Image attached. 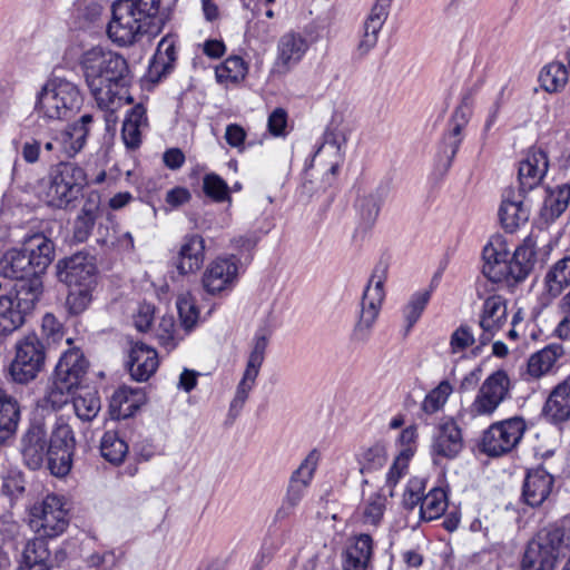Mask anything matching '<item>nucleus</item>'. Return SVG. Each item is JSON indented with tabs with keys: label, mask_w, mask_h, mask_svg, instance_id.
<instances>
[{
	"label": "nucleus",
	"mask_w": 570,
	"mask_h": 570,
	"mask_svg": "<svg viewBox=\"0 0 570 570\" xmlns=\"http://www.w3.org/2000/svg\"><path fill=\"white\" fill-rule=\"evenodd\" d=\"M80 66L86 83L99 108H109L120 98L119 89L128 85L126 59L111 50L94 47L81 55Z\"/></svg>",
	"instance_id": "obj_1"
},
{
	"label": "nucleus",
	"mask_w": 570,
	"mask_h": 570,
	"mask_svg": "<svg viewBox=\"0 0 570 570\" xmlns=\"http://www.w3.org/2000/svg\"><path fill=\"white\" fill-rule=\"evenodd\" d=\"M507 242L502 236H493L482 250V274L492 283L511 285L524 281L537 263L535 242L527 237L509 259Z\"/></svg>",
	"instance_id": "obj_2"
},
{
	"label": "nucleus",
	"mask_w": 570,
	"mask_h": 570,
	"mask_svg": "<svg viewBox=\"0 0 570 570\" xmlns=\"http://www.w3.org/2000/svg\"><path fill=\"white\" fill-rule=\"evenodd\" d=\"M570 548V531L564 521L542 527L528 543L521 561L522 570H553L557 560Z\"/></svg>",
	"instance_id": "obj_3"
},
{
	"label": "nucleus",
	"mask_w": 570,
	"mask_h": 570,
	"mask_svg": "<svg viewBox=\"0 0 570 570\" xmlns=\"http://www.w3.org/2000/svg\"><path fill=\"white\" fill-rule=\"evenodd\" d=\"M82 105L79 87L59 76L50 77L37 94L35 110L49 120H66Z\"/></svg>",
	"instance_id": "obj_4"
},
{
	"label": "nucleus",
	"mask_w": 570,
	"mask_h": 570,
	"mask_svg": "<svg viewBox=\"0 0 570 570\" xmlns=\"http://www.w3.org/2000/svg\"><path fill=\"white\" fill-rule=\"evenodd\" d=\"M88 185L87 174L79 165L60 160L49 171L46 202L49 206L65 209L81 195Z\"/></svg>",
	"instance_id": "obj_5"
},
{
	"label": "nucleus",
	"mask_w": 570,
	"mask_h": 570,
	"mask_svg": "<svg viewBox=\"0 0 570 570\" xmlns=\"http://www.w3.org/2000/svg\"><path fill=\"white\" fill-rule=\"evenodd\" d=\"M387 275V265L380 262L375 265L366 288L364 289L358 321L353 330V338L365 342L380 314L384 299V283Z\"/></svg>",
	"instance_id": "obj_6"
},
{
	"label": "nucleus",
	"mask_w": 570,
	"mask_h": 570,
	"mask_svg": "<svg viewBox=\"0 0 570 570\" xmlns=\"http://www.w3.org/2000/svg\"><path fill=\"white\" fill-rule=\"evenodd\" d=\"M65 500L58 494H48L29 510V525L41 538H56L62 534L68 524V510Z\"/></svg>",
	"instance_id": "obj_7"
},
{
	"label": "nucleus",
	"mask_w": 570,
	"mask_h": 570,
	"mask_svg": "<svg viewBox=\"0 0 570 570\" xmlns=\"http://www.w3.org/2000/svg\"><path fill=\"white\" fill-rule=\"evenodd\" d=\"M14 351V357L9 366V375L13 382L27 384L43 370L46 347L37 334L30 333L17 341Z\"/></svg>",
	"instance_id": "obj_8"
},
{
	"label": "nucleus",
	"mask_w": 570,
	"mask_h": 570,
	"mask_svg": "<svg viewBox=\"0 0 570 570\" xmlns=\"http://www.w3.org/2000/svg\"><path fill=\"white\" fill-rule=\"evenodd\" d=\"M525 431L527 423L522 416L497 421L482 433L479 448L488 456H502L518 446Z\"/></svg>",
	"instance_id": "obj_9"
},
{
	"label": "nucleus",
	"mask_w": 570,
	"mask_h": 570,
	"mask_svg": "<svg viewBox=\"0 0 570 570\" xmlns=\"http://www.w3.org/2000/svg\"><path fill=\"white\" fill-rule=\"evenodd\" d=\"M76 451L73 429L63 416H58L49 435V470L55 476H66L72 466Z\"/></svg>",
	"instance_id": "obj_10"
},
{
	"label": "nucleus",
	"mask_w": 570,
	"mask_h": 570,
	"mask_svg": "<svg viewBox=\"0 0 570 570\" xmlns=\"http://www.w3.org/2000/svg\"><path fill=\"white\" fill-rule=\"evenodd\" d=\"M318 458L316 450L311 451L292 473L282 504L275 513V521H284L295 513L314 478Z\"/></svg>",
	"instance_id": "obj_11"
},
{
	"label": "nucleus",
	"mask_w": 570,
	"mask_h": 570,
	"mask_svg": "<svg viewBox=\"0 0 570 570\" xmlns=\"http://www.w3.org/2000/svg\"><path fill=\"white\" fill-rule=\"evenodd\" d=\"M511 382L504 370L491 373L481 384L470 412L473 416H492L510 395Z\"/></svg>",
	"instance_id": "obj_12"
},
{
	"label": "nucleus",
	"mask_w": 570,
	"mask_h": 570,
	"mask_svg": "<svg viewBox=\"0 0 570 570\" xmlns=\"http://www.w3.org/2000/svg\"><path fill=\"white\" fill-rule=\"evenodd\" d=\"M20 452L30 470L40 469L46 461L49 466V436L42 417L30 421L20 440Z\"/></svg>",
	"instance_id": "obj_13"
},
{
	"label": "nucleus",
	"mask_w": 570,
	"mask_h": 570,
	"mask_svg": "<svg viewBox=\"0 0 570 570\" xmlns=\"http://www.w3.org/2000/svg\"><path fill=\"white\" fill-rule=\"evenodd\" d=\"M97 267L94 257L77 253L59 259L56 264V276L59 282L72 287L95 288Z\"/></svg>",
	"instance_id": "obj_14"
},
{
	"label": "nucleus",
	"mask_w": 570,
	"mask_h": 570,
	"mask_svg": "<svg viewBox=\"0 0 570 570\" xmlns=\"http://www.w3.org/2000/svg\"><path fill=\"white\" fill-rule=\"evenodd\" d=\"M472 115V99L469 96L463 97L461 104L455 108L448 121L446 130L442 136L439 156L445 159L444 167L449 169L455 158L461 142L464 138L463 130L470 121Z\"/></svg>",
	"instance_id": "obj_15"
},
{
	"label": "nucleus",
	"mask_w": 570,
	"mask_h": 570,
	"mask_svg": "<svg viewBox=\"0 0 570 570\" xmlns=\"http://www.w3.org/2000/svg\"><path fill=\"white\" fill-rule=\"evenodd\" d=\"M110 40L119 46H130L142 36L153 33L138 18L128 10L127 4L119 0L112 4V18L107 26Z\"/></svg>",
	"instance_id": "obj_16"
},
{
	"label": "nucleus",
	"mask_w": 570,
	"mask_h": 570,
	"mask_svg": "<svg viewBox=\"0 0 570 570\" xmlns=\"http://www.w3.org/2000/svg\"><path fill=\"white\" fill-rule=\"evenodd\" d=\"M110 40L119 46H130L142 36L153 33L138 18L128 10L127 4L119 0L112 4V18L107 26Z\"/></svg>",
	"instance_id": "obj_17"
},
{
	"label": "nucleus",
	"mask_w": 570,
	"mask_h": 570,
	"mask_svg": "<svg viewBox=\"0 0 570 570\" xmlns=\"http://www.w3.org/2000/svg\"><path fill=\"white\" fill-rule=\"evenodd\" d=\"M464 448L462 430L453 417L442 420L432 435L430 454L434 464L454 460Z\"/></svg>",
	"instance_id": "obj_18"
},
{
	"label": "nucleus",
	"mask_w": 570,
	"mask_h": 570,
	"mask_svg": "<svg viewBox=\"0 0 570 570\" xmlns=\"http://www.w3.org/2000/svg\"><path fill=\"white\" fill-rule=\"evenodd\" d=\"M21 250L37 276L42 278L55 259L56 245L43 232L26 234L20 242Z\"/></svg>",
	"instance_id": "obj_19"
},
{
	"label": "nucleus",
	"mask_w": 570,
	"mask_h": 570,
	"mask_svg": "<svg viewBox=\"0 0 570 570\" xmlns=\"http://www.w3.org/2000/svg\"><path fill=\"white\" fill-rule=\"evenodd\" d=\"M0 275L9 279L19 281L20 283L16 289L28 287L30 283L37 281L40 284L39 297L43 293L42 278L36 275L27 261V256L19 246L7 249L0 257Z\"/></svg>",
	"instance_id": "obj_20"
},
{
	"label": "nucleus",
	"mask_w": 570,
	"mask_h": 570,
	"mask_svg": "<svg viewBox=\"0 0 570 570\" xmlns=\"http://www.w3.org/2000/svg\"><path fill=\"white\" fill-rule=\"evenodd\" d=\"M531 206L525 194L509 187L503 191L499 208V218L508 233H513L520 225L525 224L530 217Z\"/></svg>",
	"instance_id": "obj_21"
},
{
	"label": "nucleus",
	"mask_w": 570,
	"mask_h": 570,
	"mask_svg": "<svg viewBox=\"0 0 570 570\" xmlns=\"http://www.w3.org/2000/svg\"><path fill=\"white\" fill-rule=\"evenodd\" d=\"M238 266L235 257L217 258L205 269L202 278L205 291L217 294L233 285L237 277Z\"/></svg>",
	"instance_id": "obj_22"
},
{
	"label": "nucleus",
	"mask_w": 570,
	"mask_h": 570,
	"mask_svg": "<svg viewBox=\"0 0 570 570\" xmlns=\"http://www.w3.org/2000/svg\"><path fill=\"white\" fill-rule=\"evenodd\" d=\"M507 316L505 298L500 295H492L484 301L479 321L482 330L479 337L481 345H487L491 342L495 333L505 324Z\"/></svg>",
	"instance_id": "obj_23"
},
{
	"label": "nucleus",
	"mask_w": 570,
	"mask_h": 570,
	"mask_svg": "<svg viewBox=\"0 0 570 570\" xmlns=\"http://www.w3.org/2000/svg\"><path fill=\"white\" fill-rule=\"evenodd\" d=\"M549 167L547 154L542 149L531 148L527 157L520 161L518 170L519 188L527 194L535 188L544 177Z\"/></svg>",
	"instance_id": "obj_24"
},
{
	"label": "nucleus",
	"mask_w": 570,
	"mask_h": 570,
	"mask_svg": "<svg viewBox=\"0 0 570 570\" xmlns=\"http://www.w3.org/2000/svg\"><path fill=\"white\" fill-rule=\"evenodd\" d=\"M205 239L198 234L184 236L177 255L176 268L180 275L195 273L204 264Z\"/></svg>",
	"instance_id": "obj_25"
},
{
	"label": "nucleus",
	"mask_w": 570,
	"mask_h": 570,
	"mask_svg": "<svg viewBox=\"0 0 570 570\" xmlns=\"http://www.w3.org/2000/svg\"><path fill=\"white\" fill-rule=\"evenodd\" d=\"M88 361L79 348L66 351L59 358L55 368V377L77 387L88 370Z\"/></svg>",
	"instance_id": "obj_26"
},
{
	"label": "nucleus",
	"mask_w": 570,
	"mask_h": 570,
	"mask_svg": "<svg viewBox=\"0 0 570 570\" xmlns=\"http://www.w3.org/2000/svg\"><path fill=\"white\" fill-rule=\"evenodd\" d=\"M308 49V42L301 33L287 32L283 35L277 45L276 67L279 71H288L298 63Z\"/></svg>",
	"instance_id": "obj_27"
},
{
	"label": "nucleus",
	"mask_w": 570,
	"mask_h": 570,
	"mask_svg": "<svg viewBox=\"0 0 570 570\" xmlns=\"http://www.w3.org/2000/svg\"><path fill=\"white\" fill-rule=\"evenodd\" d=\"M391 0H376L364 22L363 37L357 46L361 57L368 53L377 43L379 33L389 16Z\"/></svg>",
	"instance_id": "obj_28"
},
{
	"label": "nucleus",
	"mask_w": 570,
	"mask_h": 570,
	"mask_svg": "<svg viewBox=\"0 0 570 570\" xmlns=\"http://www.w3.org/2000/svg\"><path fill=\"white\" fill-rule=\"evenodd\" d=\"M127 367L135 381H147L158 367L157 352L144 343L135 344L130 350Z\"/></svg>",
	"instance_id": "obj_29"
},
{
	"label": "nucleus",
	"mask_w": 570,
	"mask_h": 570,
	"mask_svg": "<svg viewBox=\"0 0 570 570\" xmlns=\"http://www.w3.org/2000/svg\"><path fill=\"white\" fill-rule=\"evenodd\" d=\"M553 485L552 475L543 468L530 470L527 473L522 497L524 502L530 507L541 505L549 497Z\"/></svg>",
	"instance_id": "obj_30"
},
{
	"label": "nucleus",
	"mask_w": 570,
	"mask_h": 570,
	"mask_svg": "<svg viewBox=\"0 0 570 570\" xmlns=\"http://www.w3.org/2000/svg\"><path fill=\"white\" fill-rule=\"evenodd\" d=\"M94 118L89 114L82 115L79 120L69 125L59 136L61 154L73 158L82 150L87 142Z\"/></svg>",
	"instance_id": "obj_31"
},
{
	"label": "nucleus",
	"mask_w": 570,
	"mask_h": 570,
	"mask_svg": "<svg viewBox=\"0 0 570 570\" xmlns=\"http://www.w3.org/2000/svg\"><path fill=\"white\" fill-rule=\"evenodd\" d=\"M386 194L387 188L380 185L370 193L356 198L354 207L358 218V226L361 228L368 230L375 225Z\"/></svg>",
	"instance_id": "obj_32"
},
{
	"label": "nucleus",
	"mask_w": 570,
	"mask_h": 570,
	"mask_svg": "<svg viewBox=\"0 0 570 570\" xmlns=\"http://www.w3.org/2000/svg\"><path fill=\"white\" fill-rule=\"evenodd\" d=\"M276 328L273 306L269 307L264 318L258 324L252 345V383L258 375L259 368L265 360V353L269 341Z\"/></svg>",
	"instance_id": "obj_33"
},
{
	"label": "nucleus",
	"mask_w": 570,
	"mask_h": 570,
	"mask_svg": "<svg viewBox=\"0 0 570 570\" xmlns=\"http://www.w3.org/2000/svg\"><path fill=\"white\" fill-rule=\"evenodd\" d=\"M542 413L554 424L570 420V375L550 392Z\"/></svg>",
	"instance_id": "obj_34"
},
{
	"label": "nucleus",
	"mask_w": 570,
	"mask_h": 570,
	"mask_svg": "<svg viewBox=\"0 0 570 570\" xmlns=\"http://www.w3.org/2000/svg\"><path fill=\"white\" fill-rule=\"evenodd\" d=\"M373 557V539L362 533L355 537L342 554V570H367Z\"/></svg>",
	"instance_id": "obj_35"
},
{
	"label": "nucleus",
	"mask_w": 570,
	"mask_h": 570,
	"mask_svg": "<svg viewBox=\"0 0 570 570\" xmlns=\"http://www.w3.org/2000/svg\"><path fill=\"white\" fill-rule=\"evenodd\" d=\"M20 417L18 400L0 387V446L16 435Z\"/></svg>",
	"instance_id": "obj_36"
},
{
	"label": "nucleus",
	"mask_w": 570,
	"mask_h": 570,
	"mask_svg": "<svg viewBox=\"0 0 570 570\" xmlns=\"http://www.w3.org/2000/svg\"><path fill=\"white\" fill-rule=\"evenodd\" d=\"M562 354L563 347L560 344H549L533 353L527 363V380H538L550 373Z\"/></svg>",
	"instance_id": "obj_37"
},
{
	"label": "nucleus",
	"mask_w": 570,
	"mask_h": 570,
	"mask_svg": "<svg viewBox=\"0 0 570 570\" xmlns=\"http://www.w3.org/2000/svg\"><path fill=\"white\" fill-rule=\"evenodd\" d=\"M49 557L47 542L41 538L31 539L24 544L17 570H51Z\"/></svg>",
	"instance_id": "obj_38"
},
{
	"label": "nucleus",
	"mask_w": 570,
	"mask_h": 570,
	"mask_svg": "<svg viewBox=\"0 0 570 570\" xmlns=\"http://www.w3.org/2000/svg\"><path fill=\"white\" fill-rule=\"evenodd\" d=\"M570 285V255L557 261L544 276V289L550 298L558 297Z\"/></svg>",
	"instance_id": "obj_39"
},
{
	"label": "nucleus",
	"mask_w": 570,
	"mask_h": 570,
	"mask_svg": "<svg viewBox=\"0 0 570 570\" xmlns=\"http://www.w3.org/2000/svg\"><path fill=\"white\" fill-rule=\"evenodd\" d=\"M176 60V48L171 41L163 39L157 47L156 53L149 62V76L154 81L167 76Z\"/></svg>",
	"instance_id": "obj_40"
},
{
	"label": "nucleus",
	"mask_w": 570,
	"mask_h": 570,
	"mask_svg": "<svg viewBox=\"0 0 570 570\" xmlns=\"http://www.w3.org/2000/svg\"><path fill=\"white\" fill-rule=\"evenodd\" d=\"M128 6V10L134 13L153 33L159 28L161 19L159 18L160 0H119Z\"/></svg>",
	"instance_id": "obj_41"
},
{
	"label": "nucleus",
	"mask_w": 570,
	"mask_h": 570,
	"mask_svg": "<svg viewBox=\"0 0 570 570\" xmlns=\"http://www.w3.org/2000/svg\"><path fill=\"white\" fill-rule=\"evenodd\" d=\"M348 135L350 129L343 122L342 118L334 116L324 131L323 144L316 150V154H318L325 146H331L336 149L335 154L342 161L344 158V149L348 139Z\"/></svg>",
	"instance_id": "obj_42"
},
{
	"label": "nucleus",
	"mask_w": 570,
	"mask_h": 570,
	"mask_svg": "<svg viewBox=\"0 0 570 570\" xmlns=\"http://www.w3.org/2000/svg\"><path fill=\"white\" fill-rule=\"evenodd\" d=\"M129 446L118 431H106L100 441L101 456L114 465L124 462Z\"/></svg>",
	"instance_id": "obj_43"
},
{
	"label": "nucleus",
	"mask_w": 570,
	"mask_h": 570,
	"mask_svg": "<svg viewBox=\"0 0 570 570\" xmlns=\"http://www.w3.org/2000/svg\"><path fill=\"white\" fill-rule=\"evenodd\" d=\"M570 200V186L564 184L551 190L544 199L541 217L546 222H553L567 208Z\"/></svg>",
	"instance_id": "obj_44"
},
{
	"label": "nucleus",
	"mask_w": 570,
	"mask_h": 570,
	"mask_svg": "<svg viewBox=\"0 0 570 570\" xmlns=\"http://www.w3.org/2000/svg\"><path fill=\"white\" fill-rule=\"evenodd\" d=\"M448 508V497L443 489L433 488L424 495L420 505V518L432 521L440 518Z\"/></svg>",
	"instance_id": "obj_45"
},
{
	"label": "nucleus",
	"mask_w": 570,
	"mask_h": 570,
	"mask_svg": "<svg viewBox=\"0 0 570 570\" xmlns=\"http://www.w3.org/2000/svg\"><path fill=\"white\" fill-rule=\"evenodd\" d=\"M539 80L546 91H561L568 82V69L564 63L553 61L542 68Z\"/></svg>",
	"instance_id": "obj_46"
},
{
	"label": "nucleus",
	"mask_w": 570,
	"mask_h": 570,
	"mask_svg": "<svg viewBox=\"0 0 570 570\" xmlns=\"http://www.w3.org/2000/svg\"><path fill=\"white\" fill-rule=\"evenodd\" d=\"M386 460V449L382 443H375L368 448H364L357 454V463L362 474L381 470L385 465Z\"/></svg>",
	"instance_id": "obj_47"
},
{
	"label": "nucleus",
	"mask_w": 570,
	"mask_h": 570,
	"mask_svg": "<svg viewBox=\"0 0 570 570\" xmlns=\"http://www.w3.org/2000/svg\"><path fill=\"white\" fill-rule=\"evenodd\" d=\"M134 396V391L126 386L115 391L110 400V412L112 416L118 420L131 416L138 409Z\"/></svg>",
	"instance_id": "obj_48"
},
{
	"label": "nucleus",
	"mask_w": 570,
	"mask_h": 570,
	"mask_svg": "<svg viewBox=\"0 0 570 570\" xmlns=\"http://www.w3.org/2000/svg\"><path fill=\"white\" fill-rule=\"evenodd\" d=\"M72 405L78 419L90 422L100 411V399L96 392H86L73 396Z\"/></svg>",
	"instance_id": "obj_49"
},
{
	"label": "nucleus",
	"mask_w": 570,
	"mask_h": 570,
	"mask_svg": "<svg viewBox=\"0 0 570 570\" xmlns=\"http://www.w3.org/2000/svg\"><path fill=\"white\" fill-rule=\"evenodd\" d=\"M453 389L449 381L444 380L436 387L431 390L424 397L421 410L426 414H434L440 411L446 403Z\"/></svg>",
	"instance_id": "obj_50"
},
{
	"label": "nucleus",
	"mask_w": 570,
	"mask_h": 570,
	"mask_svg": "<svg viewBox=\"0 0 570 570\" xmlns=\"http://www.w3.org/2000/svg\"><path fill=\"white\" fill-rule=\"evenodd\" d=\"M17 80L12 75H6L0 79V127L10 119Z\"/></svg>",
	"instance_id": "obj_51"
},
{
	"label": "nucleus",
	"mask_w": 570,
	"mask_h": 570,
	"mask_svg": "<svg viewBox=\"0 0 570 570\" xmlns=\"http://www.w3.org/2000/svg\"><path fill=\"white\" fill-rule=\"evenodd\" d=\"M176 306L181 326L189 332L197 324L199 317L195 298L189 293L181 294L177 298Z\"/></svg>",
	"instance_id": "obj_52"
},
{
	"label": "nucleus",
	"mask_w": 570,
	"mask_h": 570,
	"mask_svg": "<svg viewBox=\"0 0 570 570\" xmlns=\"http://www.w3.org/2000/svg\"><path fill=\"white\" fill-rule=\"evenodd\" d=\"M246 72V66L244 60L238 56L227 58L220 66L215 70L217 81L224 82H236L240 78H244Z\"/></svg>",
	"instance_id": "obj_53"
},
{
	"label": "nucleus",
	"mask_w": 570,
	"mask_h": 570,
	"mask_svg": "<svg viewBox=\"0 0 570 570\" xmlns=\"http://www.w3.org/2000/svg\"><path fill=\"white\" fill-rule=\"evenodd\" d=\"M431 298V291L426 289L423 292L414 293L404 307L403 314L406 322V332H409L414 324L421 317L423 311L425 309L429 301Z\"/></svg>",
	"instance_id": "obj_54"
},
{
	"label": "nucleus",
	"mask_w": 570,
	"mask_h": 570,
	"mask_svg": "<svg viewBox=\"0 0 570 570\" xmlns=\"http://www.w3.org/2000/svg\"><path fill=\"white\" fill-rule=\"evenodd\" d=\"M73 389V386H69V384L60 382V380L53 376V381L43 397L45 405L50 406L52 410H60L68 403Z\"/></svg>",
	"instance_id": "obj_55"
},
{
	"label": "nucleus",
	"mask_w": 570,
	"mask_h": 570,
	"mask_svg": "<svg viewBox=\"0 0 570 570\" xmlns=\"http://www.w3.org/2000/svg\"><path fill=\"white\" fill-rule=\"evenodd\" d=\"M92 289L87 287L70 288L66 298V308L70 315H80L89 307L92 299Z\"/></svg>",
	"instance_id": "obj_56"
},
{
	"label": "nucleus",
	"mask_w": 570,
	"mask_h": 570,
	"mask_svg": "<svg viewBox=\"0 0 570 570\" xmlns=\"http://www.w3.org/2000/svg\"><path fill=\"white\" fill-rule=\"evenodd\" d=\"M289 530L284 531L281 539H274L272 535L267 537L261 550L256 556L255 570H262L273 559L274 553L284 544L285 537L289 535Z\"/></svg>",
	"instance_id": "obj_57"
},
{
	"label": "nucleus",
	"mask_w": 570,
	"mask_h": 570,
	"mask_svg": "<svg viewBox=\"0 0 570 570\" xmlns=\"http://www.w3.org/2000/svg\"><path fill=\"white\" fill-rule=\"evenodd\" d=\"M26 490V481L22 472L8 470L2 478V493L11 499L20 498Z\"/></svg>",
	"instance_id": "obj_58"
},
{
	"label": "nucleus",
	"mask_w": 570,
	"mask_h": 570,
	"mask_svg": "<svg viewBox=\"0 0 570 570\" xmlns=\"http://www.w3.org/2000/svg\"><path fill=\"white\" fill-rule=\"evenodd\" d=\"M203 189L208 197L217 202L225 200L228 195L227 184L216 174H207L204 177Z\"/></svg>",
	"instance_id": "obj_59"
},
{
	"label": "nucleus",
	"mask_w": 570,
	"mask_h": 570,
	"mask_svg": "<svg viewBox=\"0 0 570 570\" xmlns=\"http://www.w3.org/2000/svg\"><path fill=\"white\" fill-rule=\"evenodd\" d=\"M475 343L472 328L468 325H460L451 335V353L456 354L465 351Z\"/></svg>",
	"instance_id": "obj_60"
},
{
	"label": "nucleus",
	"mask_w": 570,
	"mask_h": 570,
	"mask_svg": "<svg viewBox=\"0 0 570 570\" xmlns=\"http://www.w3.org/2000/svg\"><path fill=\"white\" fill-rule=\"evenodd\" d=\"M424 482L421 479H412L409 481L406 489L403 494V507L406 510H413L417 505H421V502L424 498Z\"/></svg>",
	"instance_id": "obj_61"
},
{
	"label": "nucleus",
	"mask_w": 570,
	"mask_h": 570,
	"mask_svg": "<svg viewBox=\"0 0 570 570\" xmlns=\"http://www.w3.org/2000/svg\"><path fill=\"white\" fill-rule=\"evenodd\" d=\"M385 497L380 493H374L368 498L364 509V518L371 524H377L385 510Z\"/></svg>",
	"instance_id": "obj_62"
},
{
	"label": "nucleus",
	"mask_w": 570,
	"mask_h": 570,
	"mask_svg": "<svg viewBox=\"0 0 570 570\" xmlns=\"http://www.w3.org/2000/svg\"><path fill=\"white\" fill-rule=\"evenodd\" d=\"M97 218L82 214L76 216L72 224V237L77 243L86 242L92 233Z\"/></svg>",
	"instance_id": "obj_63"
},
{
	"label": "nucleus",
	"mask_w": 570,
	"mask_h": 570,
	"mask_svg": "<svg viewBox=\"0 0 570 570\" xmlns=\"http://www.w3.org/2000/svg\"><path fill=\"white\" fill-rule=\"evenodd\" d=\"M559 311L562 318L556 327L554 333L561 340H570V291L560 299Z\"/></svg>",
	"instance_id": "obj_64"
}]
</instances>
